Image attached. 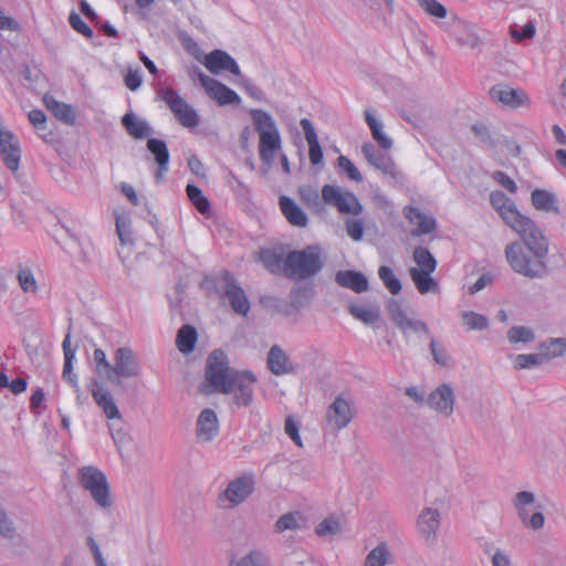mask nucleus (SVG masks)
<instances>
[{
  "label": "nucleus",
  "mask_w": 566,
  "mask_h": 566,
  "mask_svg": "<svg viewBox=\"0 0 566 566\" xmlns=\"http://www.w3.org/2000/svg\"><path fill=\"white\" fill-rule=\"evenodd\" d=\"M521 241L505 247V256L511 269L527 279H543L548 273V240L535 222L514 230Z\"/></svg>",
  "instance_id": "obj_1"
},
{
  "label": "nucleus",
  "mask_w": 566,
  "mask_h": 566,
  "mask_svg": "<svg viewBox=\"0 0 566 566\" xmlns=\"http://www.w3.org/2000/svg\"><path fill=\"white\" fill-rule=\"evenodd\" d=\"M253 127L259 134L260 159L269 170L274 160V155L282 147L281 135L272 115L261 108H252L249 112Z\"/></svg>",
  "instance_id": "obj_2"
},
{
  "label": "nucleus",
  "mask_w": 566,
  "mask_h": 566,
  "mask_svg": "<svg viewBox=\"0 0 566 566\" xmlns=\"http://www.w3.org/2000/svg\"><path fill=\"white\" fill-rule=\"evenodd\" d=\"M323 268L321 250L308 245L300 251H291L284 260V272L293 280H307L316 275Z\"/></svg>",
  "instance_id": "obj_3"
},
{
  "label": "nucleus",
  "mask_w": 566,
  "mask_h": 566,
  "mask_svg": "<svg viewBox=\"0 0 566 566\" xmlns=\"http://www.w3.org/2000/svg\"><path fill=\"white\" fill-rule=\"evenodd\" d=\"M239 371L229 367L226 354L221 350H213L206 364V385L201 389L203 394L227 392L231 389V381Z\"/></svg>",
  "instance_id": "obj_4"
},
{
  "label": "nucleus",
  "mask_w": 566,
  "mask_h": 566,
  "mask_svg": "<svg viewBox=\"0 0 566 566\" xmlns=\"http://www.w3.org/2000/svg\"><path fill=\"white\" fill-rule=\"evenodd\" d=\"M80 485L90 493L96 506L103 511L113 507L114 500L106 475L96 467L86 465L77 472Z\"/></svg>",
  "instance_id": "obj_5"
},
{
  "label": "nucleus",
  "mask_w": 566,
  "mask_h": 566,
  "mask_svg": "<svg viewBox=\"0 0 566 566\" xmlns=\"http://www.w3.org/2000/svg\"><path fill=\"white\" fill-rule=\"evenodd\" d=\"M92 396L96 405L103 410L105 417L109 420L108 429L114 442L119 446L129 440V436L124 428V421L120 411L115 403L111 391L95 382L92 388Z\"/></svg>",
  "instance_id": "obj_6"
},
{
  "label": "nucleus",
  "mask_w": 566,
  "mask_h": 566,
  "mask_svg": "<svg viewBox=\"0 0 566 566\" xmlns=\"http://www.w3.org/2000/svg\"><path fill=\"white\" fill-rule=\"evenodd\" d=\"M255 476L252 472H247L231 480L223 492L218 495L217 504L221 509H233L243 502L253 493Z\"/></svg>",
  "instance_id": "obj_7"
},
{
  "label": "nucleus",
  "mask_w": 566,
  "mask_h": 566,
  "mask_svg": "<svg viewBox=\"0 0 566 566\" xmlns=\"http://www.w3.org/2000/svg\"><path fill=\"white\" fill-rule=\"evenodd\" d=\"M322 199L324 203L336 208L343 214L358 216L363 212V206L358 198L353 192L337 186L325 185L322 188Z\"/></svg>",
  "instance_id": "obj_8"
},
{
  "label": "nucleus",
  "mask_w": 566,
  "mask_h": 566,
  "mask_svg": "<svg viewBox=\"0 0 566 566\" xmlns=\"http://www.w3.org/2000/svg\"><path fill=\"white\" fill-rule=\"evenodd\" d=\"M490 202L513 231L534 222L531 218L522 214L515 203L502 191H492Z\"/></svg>",
  "instance_id": "obj_9"
},
{
  "label": "nucleus",
  "mask_w": 566,
  "mask_h": 566,
  "mask_svg": "<svg viewBox=\"0 0 566 566\" xmlns=\"http://www.w3.org/2000/svg\"><path fill=\"white\" fill-rule=\"evenodd\" d=\"M111 369V381L119 382L120 378H137L142 367L137 355L129 347L123 346L115 350Z\"/></svg>",
  "instance_id": "obj_10"
},
{
  "label": "nucleus",
  "mask_w": 566,
  "mask_h": 566,
  "mask_svg": "<svg viewBox=\"0 0 566 566\" xmlns=\"http://www.w3.org/2000/svg\"><path fill=\"white\" fill-rule=\"evenodd\" d=\"M161 98L165 101L176 119L186 128H196L199 117L196 109L172 88H164Z\"/></svg>",
  "instance_id": "obj_11"
},
{
  "label": "nucleus",
  "mask_w": 566,
  "mask_h": 566,
  "mask_svg": "<svg viewBox=\"0 0 566 566\" xmlns=\"http://www.w3.org/2000/svg\"><path fill=\"white\" fill-rule=\"evenodd\" d=\"M223 294L229 300L231 308L241 315H247L250 311V301L244 290L238 284L234 276L224 271L220 277Z\"/></svg>",
  "instance_id": "obj_12"
},
{
  "label": "nucleus",
  "mask_w": 566,
  "mask_h": 566,
  "mask_svg": "<svg viewBox=\"0 0 566 566\" xmlns=\"http://www.w3.org/2000/svg\"><path fill=\"white\" fill-rule=\"evenodd\" d=\"M199 82L209 97L216 101L218 105L226 106L241 104V97L220 81L214 80L205 73H200Z\"/></svg>",
  "instance_id": "obj_13"
},
{
  "label": "nucleus",
  "mask_w": 566,
  "mask_h": 566,
  "mask_svg": "<svg viewBox=\"0 0 566 566\" xmlns=\"http://www.w3.org/2000/svg\"><path fill=\"white\" fill-rule=\"evenodd\" d=\"M427 405L441 417L449 418L454 411L455 395L450 384H441L427 397Z\"/></svg>",
  "instance_id": "obj_14"
},
{
  "label": "nucleus",
  "mask_w": 566,
  "mask_h": 566,
  "mask_svg": "<svg viewBox=\"0 0 566 566\" xmlns=\"http://www.w3.org/2000/svg\"><path fill=\"white\" fill-rule=\"evenodd\" d=\"M255 381L256 379L251 373L239 371L231 381V389L226 394L233 396L237 406L248 407L253 401Z\"/></svg>",
  "instance_id": "obj_15"
},
{
  "label": "nucleus",
  "mask_w": 566,
  "mask_h": 566,
  "mask_svg": "<svg viewBox=\"0 0 566 566\" xmlns=\"http://www.w3.org/2000/svg\"><path fill=\"white\" fill-rule=\"evenodd\" d=\"M220 433V423L214 410L205 408L196 421L195 437L198 443L212 442Z\"/></svg>",
  "instance_id": "obj_16"
},
{
  "label": "nucleus",
  "mask_w": 566,
  "mask_h": 566,
  "mask_svg": "<svg viewBox=\"0 0 566 566\" xmlns=\"http://www.w3.org/2000/svg\"><path fill=\"white\" fill-rule=\"evenodd\" d=\"M326 423L333 430L339 431L346 428L353 419L350 402L338 396L326 410Z\"/></svg>",
  "instance_id": "obj_17"
},
{
  "label": "nucleus",
  "mask_w": 566,
  "mask_h": 566,
  "mask_svg": "<svg viewBox=\"0 0 566 566\" xmlns=\"http://www.w3.org/2000/svg\"><path fill=\"white\" fill-rule=\"evenodd\" d=\"M203 65L210 73L216 75L222 72H230L235 76L241 75L237 61L222 50H213L208 53L205 57Z\"/></svg>",
  "instance_id": "obj_18"
},
{
  "label": "nucleus",
  "mask_w": 566,
  "mask_h": 566,
  "mask_svg": "<svg viewBox=\"0 0 566 566\" xmlns=\"http://www.w3.org/2000/svg\"><path fill=\"white\" fill-rule=\"evenodd\" d=\"M266 366L275 376L292 375L297 370V367L290 359L287 353L276 344L268 352Z\"/></svg>",
  "instance_id": "obj_19"
},
{
  "label": "nucleus",
  "mask_w": 566,
  "mask_h": 566,
  "mask_svg": "<svg viewBox=\"0 0 566 566\" xmlns=\"http://www.w3.org/2000/svg\"><path fill=\"white\" fill-rule=\"evenodd\" d=\"M439 526V511L431 507L423 509L417 520V530L428 545L436 544Z\"/></svg>",
  "instance_id": "obj_20"
},
{
  "label": "nucleus",
  "mask_w": 566,
  "mask_h": 566,
  "mask_svg": "<svg viewBox=\"0 0 566 566\" xmlns=\"http://www.w3.org/2000/svg\"><path fill=\"white\" fill-rule=\"evenodd\" d=\"M490 97L495 101L500 102L505 106H509L511 108H517L522 105L527 104L528 96L527 94L518 88H512L509 85L499 84L490 90Z\"/></svg>",
  "instance_id": "obj_21"
},
{
  "label": "nucleus",
  "mask_w": 566,
  "mask_h": 566,
  "mask_svg": "<svg viewBox=\"0 0 566 566\" xmlns=\"http://www.w3.org/2000/svg\"><path fill=\"white\" fill-rule=\"evenodd\" d=\"M403 214L408 221L416 228L411 231V235L420 237L431 233L436 229V220L433 217L426 214L416 207H406Z\"/></svg>",
  "instance_id": "obj_22"
},
{
  "label": "nucleus",
  "mask_w": 566,
  "mask_h": 566,
  "mask_svg": "<svg viewBox=\"0 0 566 566\" xmlns=\"http://www.w3.org/2000/svg\"><path fill=\"white\" fill-rule=\"evenodd\" d=\"M361 153L369 165L386 175H394L396 166L392 159L385 153L378 150L371 143L361 146Z\"/></svg>",
  "instance_id": "obj_23"
},
{
  "label": "nucleus",
  "mask_w": 566,
  "mask_h": 566,
  "mask_svg": "<svg viewBox=\"0 0 566 566\" xmlns=\"http://www.w3.org/2000/svg\"><path fill=\"white\" fill-rule=\"evenodd\" d=\"M0 139V151L2 160L4 161L8 169L12 172H17L20 166L21 149L19 142L14 134L3 135Z\"/></svg>",
  "instance_id": "obj_24"
},
{
  "label": "nucleus",
  "mask_w": 566,
  "mask_h": 566,
  "mask_svg": "<svg viewBox=\"0 0 566 566\" xmlns=\"http://www.w3.org/2000/svg\"><path fill=\"white\" fill-rule=\"evenodd\" d=\"M335 282L345 289L360 294L369 289L367 277L361 273L354 270H340L335 274Z\"/></svg>",
  "instance_id": "obj_25"
},
{
  "label": "nucleus",
  "mask_w": 566,
  "mask_h": 566,
  "mask_svg": "<svg viewBox=\"0 0 566 566\" xmlns=\"http://www.w3.org/2000/svg\"><path fill=\"white\" fill-rule=\"evenodd\" d=\"M147 148L150 154L154 156L155 161L158 165V169L155 174L157 180H160L165 172L168 170L169 164V150L166 143L161 139L149 138L147 140Z\"/></svg>",
  "instance_id": "obj_26"
},
{
  "label": "nucleus",
  "mask_w": 566,
  "mask_h": 566,
  "mask_svg": "<svg viewBox=\"0 0 566 566\" xmlns=\"http://www.w3.org/2000/svg\"><path fill=\"white\" fill-rule=\"evenodd\" d=\"M455 42L462 48L476 49L481 45L482 41L476 32L473 23L468 21H459L457 23V31L454 34Z\"/></svg>",
  "instance_id": "obj_27"
},
{
  "label": "nucleus",
  "mask_w": 566,
  "mask_h": 566,
  "mask_svg": "<svg viewBox=\"0 0 566 566\" xmlns=\"http://www.w3.org/2000/svg\"><path fill=\"white\" fill-rule=\"evenodd\" d=\"M62 347H63V353H64V366H63L62 377L72 387L78 389L77 376H76V374L73 373V361L75 359V349L72 348V345H71V328H69V332L64 337Z\"/></svg>",
  "instance_id": "obj_28"
},
{
  "label": "nucleus",
  "mask_w": 566,
  "mask_h": 566,
  "mask_svg": "<svg viewBox=\"0 0 566 566\" xmlns=\"http://www.w3.org/2000/svg\"><path fill=\"white\" fill-rule=\"evenodd\" d=\"M280 207L287 221L295 227L304 228L308 223L306 213L289 197L280 198Z\"/></svg>",
  "instance_id": "obj_29"
},
{
  "label": "nucleus",
  "mask_w": 566,
  "mask_h": 566,
  "mask_svg": "<svg viewBox=\"0 0 566 566\" xmlns=\"http://www.w3.org/2000/svg\"><path fill=\"white\" fill-rule=\"evenodd\" d=\"M347 308L354 318L366 325H373L380 319V308L376 304H358L353 302Z\"/></svg>",
  "instance_id": "obj_30"
},
{
  "label": "nucleus",
  "mask_w": 566,
  "mask_h": 566,
  "mask_svg": "<svg viewBox=\"0 0 566 566\" xmlns=\"http://www.w3.org/2000/svg\"><path fill=\"white\" fill-rule=\"evenodd\" d=\"M538 352L544 363L566 355V338L551 337L538 345Z\"/></svg>",
  "instance_id": "obj_31"
},
{
  "label": "nucleus",
  "mask_w": 566,
  "mask_h": 566,
  "mask_svg": "<svg viewBox=\"0 0 566 566\" xmlns=\"http://www.w3.org/2000/svg\"><path fill=\"white\" fill-rule=\"evenodd\" d=\"M45 107L62 123L72 125L75 122V112L71 105L56 101L52 95H44Z\"/></svg>",
  "instance_id": "obj_32"
},
{
  "label": "nucleus",
  "mask_w": 566,
  "mask_h": 566,
  "mask_svg": "<svg viewBox=\"0 0 566 566\" xmlns=\"http://www.w3.org/2000/svg\"><path fill=\"white\" fill-rule=\"evenodd\" d=\"M122 125L126 132L135 139H144L151 134L149 124L134 113H127L122 118Z\"/></svg>",
  "instance_id": "obj_33"
},
{
  "label": "nucleus",
  "mask_w": 566,
  "mask_h": 566,
  "mask_svg": "<svg viewBox=\"0 0 566 566\" xmlns=\"http://www.w3.org/2000/svg\"><path fill=\"white\" fill-rule=\"evenodd\" d=\"M229 566H272V562L264 549L255 547L238 559L231 560Z\"/></svg>",
  "instance_id": "obj_34"
},
{
  "label": "nucleus",
  "mask_w": 566,
  "mask_h": 566,
  "mask_svg": "<svg viewBox=\"0 0 566 566\" xmlns=\"http://www.w3.org/2000/svg\"><path fill=\"white\" fill-rule=\"evenodd\" d=\"M532 205L536 210L558 213L556 196L543 189H535L531 193Z\"/></svg>",
  "instance_id": "obj_35"
},
{
  "label": "nucleus",
  "mask_w": 566,
  "mask_h": 566,
  "mask_svg": "<svg viewBox=\"0 0 566 566\" xmlns=\"http://www.w3.org/2000/svg\"><path fill=\"white\" fill-rule=\"evenodd\" d=\"M411 280L413 281L418 292L420 294H427L429 292L437 293L439 291L438 282L431 276L433 272L418 271V269L409 270Z\"/></svg>",
  "instance_id": "obj_36"
},
{
  "label": "nucleus",
  "mask_w": 566,
  "mask_h": 566,
  "mask_svg": "<svg viewBox=\"0 0 566 566\" xmlns=\"http://www.w3.org/2000/svg\"><path fill=\"white\" fill-rule=\"evenodd\" d=\"M365 120L371 130L373 138L379 146L384 149H390L392 140L382 132V124L375 117L371 111H365Z\"/></svg>",
  "instance_id": "obj_37"
},
{
  "label": "nucleus",
  "mask_w": 566,
  "mask_h": 566,
  "mask_svg": "<svg viewBox=\"0 0 566 566\" xmlns=\"http://www.w3.org/2000/svg\"><path fill=\"white\" fill-rule=\"evenodd\" d=\"M392 554L389 546L381 542L366 556L364 566H386L391 563Z\"/></svg>",
  "instance_id": "obj_38"
},
{
  "label": "nucleus",
  "mask_w": 566,
  "mask_h": 566,
  "mask_svg": "<svg viewBox=\"0 0 566 566\" xmlns=\"http://www.w3.org/2000/svg\"><path fill=\"white\" fill-rule=\"evenodd\" d=\"M198 334L195 327L184 325L177 334L176 344L182 354H190L195 349Z\"/></svg>",
  "instance_id": "obj_39"
},
{
  "label": "nucleus",
  "mask_w": 566,
  "mask_h": 566,
  "mask_svg": "<svg viewBox=\"0 0 566 566\" xmlns=\"http://www.w3.org/2000/svg\"><path fill=\"white\" fill-rule=\"evenodd\" d=\"M284 260L281 252L272 249H265L259 253V261L272 273L284 271Z\"/></svg>",
  "instance_id": "obj_40"
},
{
  "label": "nucleus",
  "mask_w": 566,
  "mask_h": 566,
  "mask_svg": "<svg viewBox=\"0 0 566 566\" xmlns=\"http://www.w3.org/2000/svg\"><path fill=\"white\" fill-rule=\"evenodd\" d=\"M397 327L401 331L405 338H408L411 333L418 335L419 337L422 335L430 337V329L428 325L421 319L407 316L399 322Z\"/></svg>",
  "instance_id": "obj_41"
},
{
  "label": "nucleus",
  "mask_w": 566,
  "mask_h": 566,
  "mask_svg": "<svg viewBox=\"0 0 566 566\" xmlns=\"http://www.w3.org/2000/svg\"><path fill=\"white\" fill-rule=\"evenodd\" d=\"M462 326L468 332L485 331L490 326L489 318L473 311H463L461 313Z\"/></svg>",
  "instance_id": "obj_42"
},
{
  "label": "nucleus",
  "mask_w": 566,
  "mask_h": 566,
  "mask_svg": "<svg viewBox=\"0 0 566 566\" xmlns=\"http://www.w3.org/2000/svg\"><path fill=\"white\" fill-rule=\"evenodd\" d=\"M507 340L515 344H530L535 340V332L532 327L524 325L512 326L506 333Z\"/></svg>",
  "instance_id": "obj_43"
},
{
  "label": "nucleus",
  "mask_w": 566,
  "mask_h": 566,
  "mask_svg": "<svg viewBox=\"0 0 566 566\" xmlns=\"http://www.w3.org/2000/svg\"><path fill=\"white\" fill-rule=\"evenodd\" d=\"M413 261L417 264L418 271L434 272L437 268V260L426 248L418 247L413 250Z\"/></svg>",
  "instance_id": "obj_44"
},
{
  "label": "nucleus",
  "mask_w": 566,
  "mask_h": 566,
  "mask_svg": "<svg viewBox=\"0 0 566 566\" xmlns=\"http://www.w3.org/2000/svg\"><path fill=\"white\" fill-rule=\"evenodd\" d=\"M186 192L190 202L196 207V209L200 213L206 214L209 212L210 202L199 187L189 184L186 187Z\"/></svg>",
  "instance_id": "obj_45"
},
{
  "label": "nucleus",
  "mask_w": 566,
  "mask_h": 566,
  "mask_svg": "<svg viewBox=\"0 0 566 566\" xmlns=\"http://www.w3.org/2000/svg\"><path fill=\"white\" fill-rule=\"evenodd\" d=\"M17 279L24 293L35 294L39 290L38 282L32 270L28 266H19Z\"/></svg>",
  "instance_id": "obj_46"
},
{
  "label": "nucleus",
  "mask_w": 566,
  "mask_h": 566,
  "mask_svg": "<svg viewBox=\"0 0 566 566\" xmlns=\"http://www.w3.org/2000/svg\"><path fill=\"white\" fill-rule=\"evenodd\" d=\"M378 275L391 294L397 295L400 293L401 282L389 266L381 265L378 270Z\"/></svg>",
  "instance_id": "obj_47"
},
{
  "label": "nucleus",
  "mask_w": 566,
  "mask_h": 566,
  "mask_svg": "<svg viewBox=\"0 0 566 566\" xmlns=\"http://www.w3.org/2000/svg\"><path fill=\"white\" fill-rule=\"evenodd\" d=\"M300 514L296 512H289L283 515H281L275 524H274V531L276 533H283L285 531H295L300 528Z\"/></svg>",
  "instance_id": "obj_48"
},
{
  "label": "nucleus",
  "mask_w": 566,
  "mask_h": 566,
  "mask_svg": "<svg viewBox=\"0 0 566 566\" xmlns=\"http://www.w3.org/2000/svg\"><path fill=\"white\" fill-rule=\"evenodd\" d=\"M544 364L542 356L536 354H518L513 359V366L517 370L531 369Z\"/></svg>",
  "instance_id": "obj_49"
},
{
  "label": "nucleus",
  "mask_w": 566,
  "mask_h": 566,
  "mask_svg": "<svg viewBox=\"0 0 566 566\" xmlns=\"http://www.w3.org/2000/svg\"><path fill=\"white\" fill-rule=\"evenodd\" d=\"M93 359L96 373L107 380H111L112 365L107 360L105 352L101 348H96L93 353Z\"/></svg>",
  "instance_id": "obj_50"
},
{
  "label": "nucleus",
  "mask_w": 566,
  "mask_h": 566,
  "mask_svg": "<svg viewBox=\"0 0 566 566\" xmlns=\"http://www.w3.org/2000/svg\"><path fill=\"white\" fill-rule=\"evenodd\" d=\"M337 166H338L339 170L347 176L348 179L356 181V182L363 181L361 174L359 172L357 167L353 164V161L350 159H348L346 156L340 155L337 158Z\"/></svg>",
  "instance_id": "obj_51"
},
{
  "label": "nucleus",
  "mask_w": 566,
  "mask_h": 566,
  "mask_svg": "<svg viewBox=\"0 0 566 566\" xmlns=\"http://www.w3.org/2000/svg\"><path fill=\"white\" fill-rule=\"evenodd\" d=\"M318 536H333L340 533V524L337 517L324 518L315 528Z\"/></svg>",
  "instance_id": "obj_52"
},
{
  "label": "nucleus",
  "mask_w": 566,
  "mask_h": 566,
  "mask_svg": "<svg viewBox=\"0 0 566 566\" xmlns=\"http://www.w3.org/2000/svg\"><path fill=\"white\" fill-rule=\"evenodd\" d=\"M116 231L122 244L133 243V232L130 229V220L125 216L116 217Z\"/></svg>",
  "instance_id": "obj_53"
},
{
  "label": "nucleus",
  "mask_w": 566,
  "mask_h": 566,
  "mask_svg": "<svg viewBox=\"0 0 566 566\" xmlns=\"http://www.w3.org/2000/svg\"><path fill=\"white\" fill-rule=\"evenodd\" d=\"M239 77V81H238V85L244 90V92L253 99L258 101V102H265L266 101V97H265V94L264 92L259 87L256 86L250 78L245 77V76H238Z\"/></svg>",
  "instance_id": "obj_54"
},
{
  "label": "nucleus",
  "mask_w": 566,
  "mask_h": 566,
  "mask_svg": "<svg viewBox=\"0 0 566 566\" xmlns=\"http://www.w3.org/2000/svg\"><path fill=\"white\" fill-rule=\"evenodd\" d=\"M418 4L429 15L443 19L447 17V9L437 0H418Z\"/></svg>",
  "instance_id": "obj_55"
},
{
  "label": "nucleus",
  "mask_w": 566,
  "mask_h": 566,
  "mask_svg": "<svg viewBox=\"0 0 566 566\" xmlns=\"http://www.w3.org/2000/svg\"><path fill=\"white\" fill-rule=\"evenodd\" d=\"M0 536L11 539L15 536L14 523L9 518L6 510L0 505Z\"/></svg>",
  "instance_id": "obj_56"
},
{
  "label": "nucleus",
  "mask_w": 566,
  "mask_h": 566,
  "mask_svg": "<svg viewBox=\"0 0 566 566\" xmlns=\"http://www.w3.org/2000/svg\"><path fill=\"white\" fill-rule=\"evenodd\" d=\"M69 22L76 32L83 34L85 38L91 39L93 36L92 29L83 21L81 15L76 12L70 13Z\"/></svg>",
  "instance_id": "obj_57"
},
{
  "label": "nucleus",
  "mask_w": 566,
  "mask_h": 566,
  "mask_svg": "<svg viewBox=\"0 0 566 566\" xmlns=\"http://www.w3.org/2000/svg\"><path fill=\"white\" fill-rule=\"evenodd\" d=\"M430 350L434 361L440 366H448L450 356L448 352L439 346L433 337L430 336Z\"/></svg>",
  "instance_id": "obj_58"
},
{
  "label": "nucleus",
  "mask_w": 566,
  "mask_h": 566,
  "mask_svg": "<svg viewBox=\"0 0 566 566\" xmlns=\"http://www.w3.org/2000/svg\"><path fill=\"white\" fill-rule=\"evenodd\" d=\"M472 132L479 138V140L486 147L492 148L495 146V142L492 137L490 129L482 124H475L472 126Z\"/></svg>",
  "instance_id": "obj_59"
},
{
  "label": "nucleus",
  "mask_w": 566,
  "mask_h": 566,
  "mask_svg": "<svg viewBox=\"0 0 566 566\" xmlns=\"http://www.w3.org/2000/svg\"><path fill=\"white\" fill-rule=\"evenodd\" d=\"M535 503V494L531 491H520L512 499L514 509L530 507Z\"/></svg>",
  "instance_id": "obj_60"
},
{
  "label": "nucleus",
  "mask_w": 566,
  "mask_h": 566,
  "mask_svg": "<svg viewBox=\"0 0 566 566\" xmlns=\"http://www.w3.org/2000/svg\"><path fill=\"white\" fill-rule=\"evenodd\" d=\"M387 311L389 313V316L391 321L396 324V326L399 324L400 321L406 318L408 315L402 310L401 304L394 298H390L387 302Z\"/></svg>",
  "instance_id": "obj_61"
},
{
  "label": "nucleus",
  "mask_w": 566,
  "mask_h": 566,
  "mask_svg": "<svg viewBox=\"0 0 566 566\" xmlns=\"http://www.w3.org/2000/svg\"><path fill=\"white\" fill-rule=\"evenodd\" d=\"M346 232L355 241H360L364 235V222L358 219H349L346 221Z\"/></svg>",
  "instance_id": "obj_62"
},
{
  "label": "nucleus",
  "mask_w": 566,
  "mask_h": 566,
  "mask_svg": "<svg viewBox=\"0 0 566 566\" xmlns=\"http://www.w3.org/2000/svg\"><path fill=\"white\" fill-rule=\"evenodd\" d=\"M285 433L291 438V440L297 446L303 447V442L300 436L298 423L292 418L287 417L284 426Z\"/></svg>",
  "instance_id": "obj_63"
},
{
  "label": "nucleus",
  "mask_w": 566,
  "mask_h": 566,
  "mask_svg": "<svg viewBox=\"0 0 566 566\" xmlns=\"http://www.w3.org/2000/svg\"><path fill=\"white\" fill-rule=\"evenodd\" d=\"M492 178L511 193L517 191L515 181L503 171H494Z\"/></svg>",
  "instance_id": "obj_64"
}]
</instances>
